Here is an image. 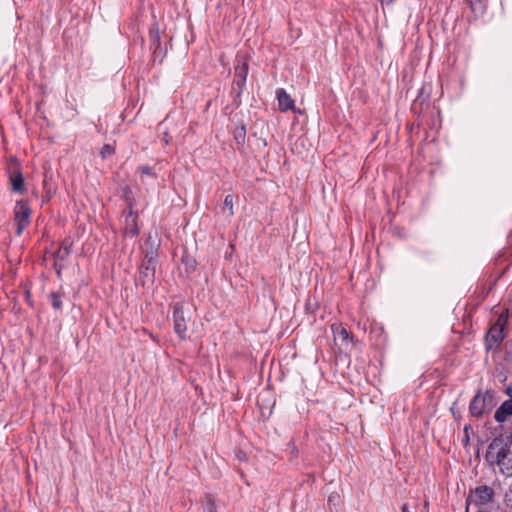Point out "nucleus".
Segmentation results:
<instances>
[{
  "label": "nucleus",
  "instance_id": "1",
  "mask_svg": "<svg viewBox=\"0 0 512 512\" xmlns=\"http://www.w3.org/2000/svg\"><path fill=\"white\" fill-rule=\"evenodd\" d=\"M510 438L499 435L487 447L485 460L491 467H498L501 474L512 477V450Z\"/></svg>",
  "mask_w": 512,
  "mask_h": 512
},
{
  "label": "nucleus",
  "instance_id": "2",
  "mask_svg": "<svg viewBox=\"0 0 512 512\" xmlns=\"http://www.w3.org/2000/svg\"><path fill=\"white\" fill-rule=\"evenodd\" d=\"M508 324V310L502 311L494 323L491 324L485 335V348L487 351L498 347L505 339V329Z\"/></svg>",
  "mask_w": 512,
  "mask_h": 512
},
{
  "label": "nucleus",
  "instance_id": "3",
  "mask_svg": "<svg viewBox=\"0 0 512 512\" xmlns=\"http://www.w3.org/2000/svg\"><path fill=\"white\" fill-rule=\"evenodd\" d=\"M493 498L494 490L491 487L487 485L476 487L470 491L466 499V512H468L471 505H474L477 508H481L482 506L492 502Z\"/></svg>",
  "mask_w": 512,
  "mask_h": 512
},
{
  "label": "nucleus",
  "instance_id": "4",
  "mask_svg": "<svg viewBox=\"0 0 512 512\" xmlns=\"http://www.w3.org/2000/svg\"><path fill=\"white\" fill-rule=\"evenodd\" d=\"M31 208L28 202L20 200L14 207V222L16 224V234L20 236L26 227L30 224Z\"/></svg>",
  "mask_w": 512,
  "mask_h": 512
},
{
  "label": "nucleus",
  "instance_id": "5",
  "mask_svg": "<svg viewBox=\"0 0 512 512\" xmlns=\"http://www.w3.org/2000/svg\"><path fill=\"white\" fill-rule=\"evenodd\" d=\"M249 66L246 61H238L234 68L233 92L236 97H240L245 88Z\"/></svg>",
  "mask_w": 512,
  "mask_h": 512
},
{
  "label": "nucleus",
  "instance_id": "6",
  "mask_svg": "<svg viewBox=\"0 0 512 512\" xmlns=\"http://www.w3.org/2000/svg\"><path fill=\"white\" fill-rule=\"evenodd\" d=\"M155 277V258L151 254H146L140 269H139V280L142 286L146 284L153 283Z\"/></svg>",
  "mask_w": 512,
  "mask_h": 512
},
{
  "label": "nucleus",
  "instance_id": "7",
  "mask_svg": "<svg viewBox=\"0 0 512 512\" xmlns=\"http://www.w3.org/2000/svg\"><path fill=\"white\" fill-rule=\"evenodd\" d=\"M122 215L125 218L124 235L131 238L138 236V213L133 211L132 203H129L128 209L123 210Z\"/></svg>",
  "mask_w": 512,
  "mask_h": 512
},
{
  "label": "nucleus",
  "instance_id": "8",
  "mask_svg": "<svg viewBox=\"0 0 512 512\" xmlns=\"http://www.w3.org/2000/svg\"><path fill=\"white\" fill-rule=\"evenodd\" d=\"M174 331L181 338H186L188 318L184 312L183 305L176 303L173 307Z\"/></svg>",
  "mask_w": 512,
  "mask_h": 512
},
{
  "label": "nucleus",
  "instance_id": "9",
  "mask_svg": "<svg viewBox=\"0 0 512 512\" xmlns=\"http://www.w3.org/2000/svg\"><path fill=\"white\" fill-rule=\"evenodd\" d=\"M491 395L487 392L482 394L478 392L469 405V412L473 417H481L487 409L488 402H491Z\"/></svg>",
  "mask_w": 512,
  "mask_h": 512
},
{
  "label": "nucleus",
  "instance_id": "10",
  "mask_svg": "<svg viewBox=\"0 0 512 512\" xmlns=\"http://www.w3.org/2000/svg\"><path fill=\"white\" fill-rule=\"evenodd\" d=\"M9 181L13 192L20 194L25 192L24 177L17 165L9 170Z\"/></svg>",
  "mask_w": 512,
  "mask_h": 512
},
{
  "label": "nucleus",
  "instance_id": "11",
  "mask_svg": "<svg viewBox=\"0 0 512 512\" xmlns=\"http://www.w3.org/2000/svg\"><path fill=\"white\" fill-rule=\"evenodd\" d=\"M276 96H277V100H278L279 109L282 112H285L290 109L291 110L295 109L294 100L283 88L277 89Z\"/></svg>",
  "mask_w": 512,
  "mask_h": 512
},
{
  "label": "nucleus",
  "instance_id": "12",
  "mask_svg": "<svg viewBox=\"0 0 512 512\" xmlns=\"http://www.w3.org/2000/svg\"><path fill=\"white\" fill-rule=\"evenodd\" d=\"M331 329L336 343L340 341L342 346L348 345L351 337L347 329L343 327L342 324H332Z\"/></svg>",
  "mask_w": 512,
  "mask_h": 512
},
{
  "label": "nucleus",
  "instance_id": "13",
  "mask_svg": "<svg viewBox=\"0 0 512 512\" xmlns=\"http://www.w3.org/2000/svg\"><path fill=\"white\" fill-rule=\"evenodd\" d=\"M512 415V400L504 401L495 411L494 418L497 422L503 423Z\"/></svg>",
  "mask_w": 512,
  "mask_h": 512
},
{
  "label": "nucleus",
  "instance_id": "14",
  "mask_svg": "<svg viewBox=\"0 0 512 512\" xmlns=\"http://www.w3.org/2000/svg\"><path fill=\"white\" fill-rule=\"evenodd\" d=\"M487 0H468L471 11L475 16H480L485 12Z\"/></svg>",
  "mask_w": 512,
  "mask_h": 512
},
{
  "label": "nucleus",
  "instance_id": "15",
  "mask_svg": "<svg viewBox=\"0 0 512 512\" xmlns=\"http://www.w3.org/2000/svg\"><path fill=\"white\" fill-rule=\"evenodd\" d=\"M150 39H151V45H152V47H154V50H153L154 57L161 55L162 49L160 48L159 32L154 31L153 29H150Z\"/></svg>",
  "mask_w": 512,
  "mask_h": 512
},
{
  "label": "nucleus",
  "instance_id": "16",
  "mask_svg": "<svg viewBox=\"0 0 512 512\" xmlns=\"http://www.w3.org/2000/svg\"><path fill=\"white\" fill-rule=\"evenodd\" d=\"M234 198L235 196L233 194H228L223 203L222 211L223 213H227V216L231 218L234 215Z\"/></svg>",
  "mask_w": 512,
  "mask_h": 512
},
{
  "label": "nucleus",
  "instance_id": "17",
  "mask_svg": "<svg viewBox=\"0 0 512 512\" xmlns=\"http://www.w3.org/2000/svg\"><path fill=\"white\" fill-rule=\"evenodd\" d=\"M204 512H217L216 504L212 495L207 494L203 500Z\"/></svg>",
  "mask_w": 512,
  "mask_h": 512
},
{
  "label": "nucleus",
  "instance_id": "18",
  "mask_svg": "<svg viewBox=\"0 0 512 512\" xmlns=\"http://www.w3.org/2000/svg\"><path fill=\"white\" fill-rule=\"evenodd\" d=\"M70 248H71V243H69L68 241H64L61 244L58 251L56 252V257L61 260H64L70 254Z\"/></svg>",
  "mask_w": 512,
  "mask_h": 512
},
{
  "label": "nucleus",
  "instance_id": "19",
  "mask_svg": "<svg viewBox=\"0 0 512 512\" xmlns=\"http://www.w3.org/2000/svg\"><path fill=\"white\" fill-rule=\"evenodd\" d=\"M49 300L52 305V307L56 310H61L62 308V300H61V294L58 292H51L49 294Z\"/></svg>",
  "mask_w": 512,
  "mask_h": 512
},
{
  "label": "nucleus",
  "instance_id": "20",
  "mask_svg": "<svg viewBox=\"0 0 512 512\" xmlns=\"http://www.w3.org/2000/svg\"><path fill=\"white\" fill-rule=\"evenodd\" d=\"M115 153V148L110 144H105L100 150V156L102 159H106L107 157L113 155Z\"/></svg>",
  "mask_w": 512,
  "mask_h": 512
},
{
  "label": "nucleus",
  "instance_id": "21",
  "mask_svg": "<svg viewBox=\"0 0 512 512\" xmlns=\"http://www.w3.org/2000/svg\"><path fill=\"white\" fill-rule=\"evenodd\" d=\"M138 171L141 173L142 177L144 175H146V176H149V177H152V178H156V173L154 172V168L153 167H150V166H147V165L140 166L138 168Z\"/></svg>",
  "mask_w": 512,
  "mask_h": 512
},
{
  "label": "nucleus",
  "instance_id": "22",
  "mask_svg": "<svg viewBox=\"0 0 512 512\" xmlns=\"http://www.w3.org/2000/svg\"><path fill=\"white\" fill-rule=\"evenodd\" d=\"M182 262L185 264L187 272H191L196 269V261L193 258H189L188 256L183 257Z\"/></svg>",
  "mask_w": 512,
  "mask_h": 512
},
{
  "label": "nucleus",
  "instance_id": "23",
  "mask_svg": "<svg viewBox=\"0 0 512 512\" xmlns=\"http://www.w3.org/2000/svg\"><path fill=\"white\" fill-rule=\"evenodd\" d=\"M245 136H246V131H245L244 127H241L240 129L235 130L234 137H235V140L237 141V143H239V144L244 143Z\"/></svg>",
  "mask_w": 512,
  "mask_h": 512
},
{
  "label": "nucleus",
  "instance_id": "24",
  "mask_svg": "<svg viewBox=\"0 0 512 512\" xmlns=\"http://www.w3.org/2000/svg\"><path fill=\"white\" fill-rule=\"evenodd\" d=\"M464 439H463V442L464 444L466 445L468 442H469V431L472 430V427L471 425H465L464 427Z\"/></svg>",
  "mask_w": 512,
  "mask_h": 512
},
{
  "label": "nucleus",
  "instance_id": "25",
  "mask_svg": "<svg viewBox=\"0 0 512 512\" xmlns=\"http://www.w3.org/2000/svg\"><path fill=\"white\" fill-rule=\"evenodd\" d=\"M506 393L509 396V400H512V383L507 387Z\"/></svg>",
  "mask_w": 512,
  "mask_h": 512
},
{
  "label": "nucleus",
  "instance_id": "26",
  "mask_svg": "<svg viewBox=\"0 0 512 512\" xmlns=\"http://www.w3.org/2000/svg\"><path fill=\"white\" fill-rule=\"evenodd\" d=\"M506 509L512 511V500L511 499L506 500Z\"/></svg>",
  "mask_w": 512,
  "mask_h": 512
},
{
  "label": "nucleus",
  "instance_id": "27",
  "mask_svg": "<svg viewBox=\"0 0 512 512\" xmlns=\"http://www.w3.org/2000/svg\"><path fill=\"white\" fill-rule=\"evenodd\" d=\"M401 512H410L409 511V505L407 503H404L401 507Z\"/></svg>",
  "mask_w": 512,
  "mask_h": 512
},
{
  "label": "nucleus",
  "instance_id": "28",
  "mask_svg": "<svg viewBox=\"0 0 512 512\" xmlns=\"http://www.w3.org/2000/svg\"><path fill=\"white\" fill-rule=\"evenodd\" d=\"M380 2H381L382 4L389 5V4H391V3L393 2V0H380Z\"/></svg>",
  "mask_w": 512,
  "mask_h": 512
},
{
  "label": "nucleus",
  "instance_id": "29",
  "mask_svg": "<svg viewBox=\"0 0 512 512\" xmlns=\"http://www.w3.org/2000/svg\"><path fill=\"white\" fill-rule=\"evenodd\" d=\"M335 498H336V496L330 495L329 498H328V502L335 501Z\"/></svg>",
  "mask_w": 512,
  "mask_h": 512
},
{
  "label": "nucleus",
  "instance_id": "30",
  "mask_svg": "<svg viewBox=\"0 0 512 512\" xmlns=\"http://www.w3.org/2000/svg\"><path fill=\"white\" fill-rule=\"evenodd\" d=\"M503 512H512V511H510V510H508V509H505Z\"/></svg>",
  "mask_w": 512,
  "mask_h": 512
}]
</instances>
